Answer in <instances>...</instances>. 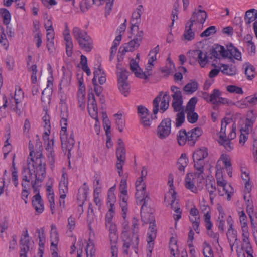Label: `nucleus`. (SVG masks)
Listing matches in <instances>:
<instances>
[{"instance_id":"obj_10","label":"nucleus","mask_w":257,"mask_h":257,"mask_svg":"<svg viewBox=\"0 0 257 257\" xmlns=\"http://www.w3.org/2000/svg\"><path fill=\"white\" fill-rule=\"evenodd\" d=\"M209 55H211L209 56L211 59L213 58H219L220 56L228 57V51L225 50L223 46L216 44L210 49Z\"/></svg>"},{"instance_id":"obj_61","label":"nucleus","mask_w":257,"mask_h":257,"mask_svg":"<svg viewBox=\"0 0 257 257\" xmlns=\"http://www.w3.org/2000/svg\"><path fill=\"white\" fill-rule=\"evenodd\" d=\"M216 32V27L214 26H211L207 28L201 34L200 37H207Z\"/></svg>"},{"instance_id":"obj_15","label":"nucleus","mask_w":257,"mask_h":257,"mask_svg":"<svg viewBox=\"0 0 257 257\" xmlns=\"http://www.w3.org/2000/svg\"><path fill=\"white\" fill-rule=\"evenodd\" d=\"M201 211L204 213V220L207 230L212 228L213 224L211 221V211L209 206L207 205H202L200 208Z\"/></svg>"},{"instance_id":"obj_13","label":"nucleus","mask_w":257,"mask_h":257,"mask_svg":"<svg viewBox=\"0 0 257 257\" xmlns=\"http://www.w3.org/2000/svg\"><path fill=\"white\" fill-rule=\"evenodd\" d=\"M202 130L200 127L192 128L188 132V142L191 146L194 145L198 138L202 134Z\"/></svg>"},{"instance_id":"obj_46","label":"nucleus","mask_w":257,"mask_h":257,"mask_svg":"<svg viewBox=\"0 0 257 257\" xmlns=\"http://www.w3.org/2000/svg\"><path fill=\"white\" fill-rule=\"evenodd\" d=\"M52 91L50 89H45L41 96V101L44 104H49L51 101Z\"/></svg>"},{"instance_id":"obj_57","label":"nucleus","mask_w":257,"mask_h":257,"mask_svg":"<svg viewBox=\"0 0 257 257\" xmlns=\"http://www.w3.org/2000/svg\"><path fill=\"white\" fill-rule=\"evenodd\" d=\"M198 118V115L194 111H188L187 113V120L191 123H195Z\"/></svg>"},{"instance_id":"obj_35","label":"nucleus","mask_w":257,"mask_h":257,"mask_svg":"<svg viewBox=\"0 0 257 257\" xmlns=\"http://www.w3.org/2000/svg\"><path fill=\"white\" fill-rule=\"evenodd\" d=\"M245 74L249 80L253 78L255 75V69L253 65L249 63L245 64Z\"/></svg>"},{"instance_id":"obj_45","label":"nucleus","mask_w":257,"mask_h":257,"mask_svg":"<svg viewBox=\"0 0 257 257\" xmlns=\"http://www.w3.org/2000/svg\"><path fill=\"white\" fill-rule=\"evenodd\" d=\"M228 51V57L232 56L235 59L238 60H240L241 59V53L238 51V50L232 46H231L227 50Z\"/></svg>"},{"instance_id":"obj_54","label":"nucleus","mask_w":257,"mask_h":257,"mask_svg":"<svg viewBox=\"0 0 257 257\" xmlns=\"http://www.w3.org/2000/svg\"><path fill=\"white\" fill-rule=\"evenodd\" d=\"M163 94V92H160L159 95L157 96L153 100V104L154 108L153 110V112L154 114H156L159 111V102H160L161 99V96Z\"/></svg>"},{"instance_id":"obj_21","label":"nucleus","mask_w":257,"mask_h":257,"mask_svg":"<svg viewBox=\"0 0 257 257\" xmlns=\"http://www.w3.org/2000/svg\"><path fill=\"white\" fill-rule=\"evenodd\" d=\"M216 180L218 186L223 188V190H226L225 193L227 194V199L230 200L234 192L233 187L230 185L227 186V182L223 178H219Z\"/></svg>"},{"instance_id":"obj_28","label":"nucleus","mask_w":257,"mask_h":257,"mask_svg":"<svg viewBox=\"0 0 257 257\" xmlns=\"http://www.w3.org/2000/svg\"><path fill=\"white\" fill-rule=\"evenodd\" d=\"M247 122H246L245 128H242L241 131L243 130L244 132H247L248 133L250 130V128L255 121L256 115L254 114L253 111H251L247 114Z\"/></svg>"},{"instance_id":"obj_60","label":"nucleus","mask_w":257,"mask_h":257,"mask_svg":"<svg viewBox=\"0 0 257 257\" xmlns=\"http://www.w3.org/2000/svg\"><path fill=\"white\" fill-rule=\"evenodd\" d=\"M227 90L230 93H235L238 94H242L243 93L241 88L235 85H228L227 87Z\"/></svg>"},{"instance_id":"obj_51","label":"nucleus","mask_w":257,"mask_h":257,"mask_svg":"<svg viewBox=\"0 0 257 257\" xmlns=\"http://www.w3.org/2000/svg\"><path fill=\"white\" fill-rule=\"evenodd\" d=\"M51 249L54 251H56L57 244L59 241V236L58 233H51Z\"/></svg>"},{"instance_id":"obj_3","label":"nucleus","mask_w":257,"mask_h":257,"mask_svg":"<svg viewBox=\"0 0 257 257\" xmlns=\"http://www.w3.org/2000/svg\"><path fill=\"white\" fill-rule=\"evenodd\" d=\"M143 35L144 33L142 30L138 31L133 39L127 43L125 44L123 47H120L119 51L122 50L123 54L127 52L134 51L135 49L138 48L140 45Z\"/></svg>"},{"instance_id":"obj_59","label":"nucleus","mask_w":257,"mask_h":257,"mask_svg":"<svg viewBox=\"0 0 257 257\" xmlns=\"http://www.w3.org/2000/svg\"><path fill=\"white\" fill-rule=\"evenodd\" d=\"M86 254L91 256H94L95 253V249L93 243L89 241V242L87 245L86 249Z\"/></svg>"},{"instance_id":"obj_26","label":"nucleus","mask_w":257,"mask_h":257,"mask_svg":"<svg viewBox=\"0 0 257 257\" xmlns=\"http://www.w3.org/2000/svg\"><path fill=\"white\" fill-rule=\"evenodd\" d=\"M242 249L245 250L248 256L253 257L252 255L253 250L249 240V236H242Z\"/></svg>"},{"instance_id":"obj_31","label":"nucleus","mask_w":257,"mask_h":257,"mask_svg":"<svg viewBox=\"0 0 257 257\" xmlns=\"http://www.w3.org/2000/svg\"><path fill=\"white\" fill-rule=\"evenodd\" d=\"M114 116L115 117V123L116 125L117 128L120 132H122L125 125V119L123 116L122 114L116 113L114 114Z\"/></svg>"},{"instance_id":"obj_63","label":"nucleus","mask_w":257,"mask_h":257,"mask_svg":"<svg viewBox=\"0 0 257 257\" xmlns=\"http://www.w3.org/2000/svg\"><path fill=\"white\" fill-rule=\"evenodd\" d=\"M130 66L131 70L134 73L136 76L137 73H141V71L139 70L140 68L138 63L134 59H133L131 60Z\"/></svg>"},{"instance_id":"obj_42","label":"nucleus","mask_w":257,"mask_h":257,"mask_svg":"<svg viewBox=\"0 0 257 257\" xmlns=\"http://www.w3.org/2000/svg\"><path fill=\"white\" fill-rule=\"evenodd\" d=\"M109 237L111 245H116L117 242L118 236L116 233L115 226L114 225H111Z\"/></svg>"},{"instance_id":"obj_48","label":"nucleus","mask_w":257,"mask_h":257,"mask_svg":"<svg viewBox=\"0 0 257 257\" xmlns=\"http://www.w3.org/2000/svg\"><path fill=\"white\" fill-rule=\"evenodd\" d=\"M0 14L3 18V23L5 25L9 24L11 20V14L9 11L5 8H0Z\"/></svg>"},{"instance_id":"obj_50","label":"nucleus","mask_w":257,"mask_h":257,"mask_svg":"<svg viewBox=\"0 0 257 257\" xmlns=\"http://www.w3.org/2000/svg\"><path fill=\"white\" fill-rule=\"evenodd\" d=\"M115 188H110L108 191V203H110V207H113L116 202V197L114 194Z\"/></svg>"},{"instance_id":"obj_56","label":"nucleus","mask_w":257,"mask_h":257,"mask_svg":"<svg viewBox=\"0 0 257 257\" xmlns=\"http://www.w3.org/2000/svg\"><path fill=\"white\" fill-rule=\"evenodd\" d=\"M197 102V98L195 97L191 98L188 102L186 106V111H194L195 105Z\"/></svg>"},{"instance_id":"obj_4","label":"nucleus","mask_w":257,"mask_h":257,"mask_svg":"<svg viewBox=\"0 0 257 257\" xmlns=\"http://www.w3.org/2000/svg\"><path fill=\"white\" fill-rule=\"evenodd\" d=\"M139 198H140V201L143 202L141 209L142 220L146 224L149 223L151 224L152 222H155V220L153 214L146 211V202L149 199V197L147 195H145L144 197L143 196H140Z\"/></svg>"},{"instance_id":"obj_1","label":"nucleus","mask_w":257,"mask_h":257,"mask_svg":"<svg viewBox=\"0 0 257 257\" xmlns=\"http://www.w3.org/2000/svg\"><path fill=\"white\" fill-rule=\"evenodd\" d=\"M31 162L32 168L28 165V173H30V177L32 176L33 173L35 176V179L34 181H31V184L36 182V185H37L39 182H41L44 178V175L46 173V164L45 162H42L40 159L33 160L32 158Z\"/></svg>"},{"instance_id":"obj_64","label":"nucleus","mask_w":257,"mask_h":257,"mask_svg":"<svg viewBox=\"0 0 257 257\" xmlns=\"http://www.w3.org/2000/svg\"><path fill=\"white\" fill-rule=\"evenodd\" d=\"M97 71H98V73L99 74V76H98L99 83L100 84L102 85L106 82V75L104 73V71L102 70L100 66H99Z\"/></svg>"},{"instance_id":"obj_7","label":"nucleus","mask_w":257,"mask_h":257,"mask_svg":"<svg viewBox=\"0 0 257 257\" xmlns=\"http://www.w3.org/2000/svg\"><path fill=\"white\" fill-rule=\"evenodd\" d=\"M147 174V169L143 167L141 171V176L136 182V187L137 192L136 195L137 198H139V196L146 195L145 191L146 190V186L145 183H143V178H145Z\"/></svg>"},{"instance_id":"obj_30","label":"nucleus","mask_w":257,"mask_h":257,"mask_svg":"<svg viewBox=\"0 0 257 257\" xmlns=\"http://www.w3.org/2000/svg\"><path fill=\"white\" fill-rule=\"evenodd\" d=\"M35 147H36V153H35V160L37 159H40L41 160L42 162H45L44 161V158L42 154V150H43V146H42V143L40 141L39 138H38L36 140V142L35 144Z\"/></svg>"},{"instance_id":"obj_14","label":"nucleus","mask_w":257,"mask_h":257,"mask_svg":"<svg viewBox=\"0 0 257 257\" xmlns=\"http://www.w3.org/2000/svg\"><path fill=\"white\" fill-rule=\"evenodd\" d=\"M116 69L117 82L128 81L130 72L122 66L121 63H118Z\"/></svg>"},{"instance_id":"obj_12","label":"nucleus","mask_w":257,"mask_h":257,"mask_svg":"<svg viewBox=\"0 0 257 257\" xmlns=\"http://www.w3.org/2000/svg\"><path fill=\"white\" fill-rule=\"evenodd\" d=\"M207 17V13L204 10L199 9L197 12H194L193 13L189 21L191 23L192 22L193 24L196 21L200 24H203L205 22Z\"/></svg>"},{"instance_id":"obj_18","label":"nucleus","mask_w":257,"mask_h":257,"mask_svg":"<svg viewBox=\"0 0 257 257\" xmlns=\"http://www.w3.org/2000/svg\"><path fill=\"white\" fill-rule=\"evenodd\" d=\"M32 202L36 211L39 214L42 213L44 211V206L40 193L35 194L32 197Z\"/></svg>"},{"instance_id":"obj_41","label":"nucleus","mask_w":257,"mask_h":257,"mask_svg":"<svg viewBox=\"0 0 257 257\" xmlns=\"http://www.w3.org/2000/svg\"><path fill=\"white\" fill-rule=\"evenodd\" d=\"M60 124L61 125V131L60 132V138L62 142L66 141L67 139V119H61Z\"/></svg>"},{"instance_id":"obj_20","label":"nucleus","mask_w":257,"mask_h":257,"mask_svg":"<svg viewBox=\"0 0 257 257\" xmlns=\"http://www.w3.org/2000/svg\"><path fill=\"white\" fill-rule=\"evenodd\" d=\"M78 44L80 48L86 52H90L93 48V40L89 36L79 41Z\"/></svg>"},{"instance_id":"obj_33","label":"nucleus","mask_w":257,"mask_h":257,"mask_svg":"<svg viewBox=\"0 0 257 257\" xmlns=\"http://www.w3.org/2000/svg\"><path fill=\"white\" fill-rule=\"evenodd\" d=\"M198 88V84L195 81H191L186 84L183 88V90L187 94H192L195 92Z\"/></svg>"},{"instance_id":"obj_62","label":"nucleus","mask_w":257,"mask_h":257,"mask_svg":"<svg viewBox=\"0 0 257 257\" xmlns=\"http://www.w3.org/2000/svg\"><path fill=\"white\" fill-rule=\"evenodd\" d=\"M62 106L61 108L60 117L61 119H67L68 117V113L67 108L66 107L65 103L61 100Z\"/></svg>"},{"instance_id":"obj_27","label":"nucleus","mask_w":257,"mask_h":257,"mask_svg":"<svg viewBox=\"0 0 257 257\" xmlns=\"http://www.w3.org/2000/svg\"><path fill=\"white\" fill-rule=\"evenodd\" d=\"M221 95V92L219 89H214L212 93L210 95L208 101L214 105L213 108L216 109L218 106V101Z\"/></svg>"},{"instance_id":"obj_17","label":"nucleus","mask_w":257,"mask_h":257,"mask_svg":"<svg viewBox=\"0 0 257 257\" xmlns=\"http://www.w3.org/2000/svg\"><path fill=\"white\" fill-rule=\"evenodd\" d=\"M195 177H196L193 173H188L185 178L184 185L187 189L197 193L198 189L194 184Z\"/></svg>"},{"instance_id":"obj_49","label":"nucleus","mask_w":257,"mask_h":257,"mask_svg":"<svg viewBox=\"0 0 257 257\" xmlns=\"http://www.w3.org/2000/svg\"><path fill=\"white\" fill-rule=\"evenodd\" d=\"M226 235L229 242H237V233L235 230L228 229Z\"/></svg>"},{"instance_id":"obj_24","label":"nucleus","mask_w":257,"mask_h":257,"mask_svg":"<svg viewBox=\"0 0 257 257\" xmlns=\"http://www.w3.org/2000/svg\"><path fill=\"white\" fill-rule=\"evenodd\" d=\"M193 25V23L192 22H190L189 21L186 23L185 30L183 34V37L185 40L188 41H191L194 39L195 33L192 29Z\"/></svg>"},{"instance_id":"obj_44","label":"nucleus","mask_w":257,"mask_h":257,"mask_svg":"<svg viewBox=\"0 0 257 257\" xmlns=\"http://www.w3.org/2000/svg\"><path fill=\"white\" fill-rule=\"evenodd\" d=\"M221 71L225 74L228 75H233L235 74L236 73V68L235 67L232 66V65L229 67L228 65L222 64L221 66Z\"/></svg>"},{"instance_id":"obj_32","label":"nucleus","mask_w":257,"mask_h":257,"mask_svg":"<svg viewBox=\"0 0 257 257\" xmlns=\"http://www.w3.org/2000/svg\"><path fill=\"white\" fill-rule=\"evenodd\" d=\"M118 89L122 94L125 97L130 93V85L128 81L118 82Z\"/></svg>"},{"instance_id":"obj_40","label":"nucleus","mask_w":257,"mask_h":257,"mask_svg":"<svg viewBox=\"0 0 257 257\" xmlns=\"http://www.w3.org/2000/svg\"><path fill=\"white\" fill-rule=\"evenodd\" d=\"M177 140L180 145H184L188 141V133L184 129L181 130L177 135Z\"/></svg>"},{"instance_id":"obj_19","label":"nucleus","mask_w":257,"mask_h":257,"mask_svg":"<svg viewBox=\"0 0 257 257\" xmlns=\"http://www.w3.org/2000/svg\"><path fill=\"white\" fill-rule=\"evenodd\" d=\"M189 53L193 56H196V59L201 67H204L208 61V59H210L209 56H207L206 54L203 57V53L199 49L190 51Z\"/></svg>"},{"instance_id":"obj_47","label":"nucleus","mask_w":257,"mask_h":257,"mask_svg":"<svg viewBox=\"0 0 257 257\" xmlns=\"http://www.w3.org/2000/svg\"><path fill=\"white\" fill-rule=\"evenodd\" d=\"M203 253L205 257H214V254L210 245L205 241L203 244Z\"/></svg>"},{"instance_id":"obj_25","label":"nucleus","mask_w":257,"mask_h":257,"mask_svg":"<svg viewBox=\"0 0 257 257\" xmlns=\"http://www.w3.org/2000/svg\"><path fill=\"white\" fill-rule=\"evenodd\" d=\"M257 18V10L255 9H251L247 10L244 16L245 23L247 25H249L251 23L254 21Z\"/></svg>"},{"instance_id":"obj_6","label":"nucleus","mask_w":257,"mask_h":257,"mask_svg":"<svg viewBox=\"0 0 257 257\" xmlns=\"http://www.w3.org/2000/svg\"><path fill=\"white\" fill-rule=\"evenodd\" d=\"M183 102H172V106L175 112H178L176 115L175 125L177 127L181 126L185 120V112L182 106Z\"/></svg>"},{"instance_id":"obj_22","label":"nucleus","mask_w":257,"mask_h":257,"mask_svg":"<svg viewBox=\"0 0 257 257\" xmlns=\"http://www.w3.org/2000/svg\"><path fill=\"white\" fill-rule=\"evenodd\" d=\"M89 188L85 183L83 184V187L78 190L77 194V200L79 203V206H82L86 200L87 194L88 192Z\"/></svg>"},{"instance_id":"obj_16","label":"nucleus","mask_w":257,"mask_h":257,"mask_svg":"<svg viewBox=\"0 0 257 257\" xmlns=\"http://www.w3.org/2000/svg\"><path fill=\"white\" fill-rule=\"evenodd\" d=\"M176 193L173 191L172 194V202L171 206L173 210H174L175 214H174V218L176 221H178L181 218L182 211L180 209L178 202L176 200Z\"/></svg>"},{"instance_id":"obj_23","label":"nucleus","mask_w":257,"mask_h":257,"mask_svg":"<svg viewBox=\"0 0 257 257\" xmlns=\"http://www.w3.org/2000/svg\"><path fill=\"white\" fill-rule=\"evenodd\" d=\"M208 155V149L205 147H202L196 151L193 154V161H202Z\"/></svg>"},{"instance_id":"obj_36","label":"nucleus","mask_w":257,"mask_h":257,"mask_svg":"<svg viewBox=\"0 0 257 257\" xmlns=\"http://www.w3.org/2000/svg\"><path fill=\"white\" fill-rule=\"evenodd\" d=\"M167 63L166 66L161 68V72L162 73H166L167 75H169L174 70L175 65L169 57L167 58Z\"/></svg>"},{"instance_id":"obj_58","label":"nucleus","mask_w":257,"mask_h":257,"mask_svg":"<svg viewBox=\"0 0 257 257\" xmlns=\"http://www.w3.org/2000/svg\"><path fill=\"white\" fill-rule=\"evenodd\" d=\"M88 110L89 113L91 117L93 119H95L97 121H98L97 111L98 108L97 105L88 106Z\"/></svg>"},{"instance_id":"obj_55","label":"nucleus","mask_w":257,"mask_h":257,"mask_svg":"<svg viewBox=\"0 0 257 257\" xmlns=\"http://www.w3.org/2000/svg\"><path fill=\"white\" fill-rule=\"evenodd\" d=\"M78 100L79 106L82 109H84L85 104V93L83 92L82 88H80L78 93Z\"/></svg>"},{"instance_id":"obj_9","label":"nucleus","mask_w":257,"mask_h":257,"mask_svg":"<svg viewBox=\"0 0 257 257\" xmlns=\"http://www.w3.org/2000/svg\"><path fill=\"white\" fill-rule=\"evenodd\" d=\"M156 59L157 58L155 56L151 57L146 67V71L143 72L141 68H139V70L141 71V73H137L136 77L145 80L148 79V77L152 75L151 71L154 67L153 62L156 61Z\"/></svg>"},{"instance_id":"obj_2","label":"nucleus","mask_w":257,"mask_h":257,"mask_svg":"<svg viewBox=\"0 0 257 257\" xmlns=\"http://www.w3.org/2000/svg\"><path fill=\"white\" fill-rule=\"evenodd\" d=\"M230 122V119L228 118H224L221 121V127L219 133V143L223 146L227 151H231L233 149V145L229 139H226V128Z\"/></svg>"},{"instance_id":"obj_11","label":"nucleus","mask_w":257,"mask_h":257,"mask_svg":"<svg viewBox=\"0 0 257 257\" xmlns=\"http://www.w3.org/2000/svg\"><path fill=\"white\" fill-rule=\"evenodd\" d=\"M194 162V168L196 172L193 173L197 178V181L201 183L204 180L205 174L204 165L205 162L204 160L202 161H193Z\"/></svg>"},{"instance_id":"obj_43","label":"nucleus","mask_w":257,"mask_h":257,"mask_svg":"<svg viewBox=\"0 0 257 257\" xmlns=\"http://www.w3.org/2000/svg\"><path fill=\"white\" fill-rule=\"evenodd\" d=\"M61 141L62 144V148L63 151L65 149L66 151H68L69 153L70 152L71 150L73 147L74 144H75V140L74 139H68V137L67 136V139L66 141L62 142Z\"/></svg>"},{"instance_id":"obj_5","label":"nucleus","mask_w":257,"mask_h":257,"mask_svg":"<svg viewBox=\"0 0 257 257\" xmlns=\"http://www.w3.org/2000/svg\"><path fill=\"white\" fill-rule=\"evenodd\" d=\"M171 120L169 118L163 119L157 128V135L161 139H165L171 133Z\"/></svg>"},{"instance_id":"obj_37","label":"nucleus","mask_w":257,"mask_h":257,"mask_svg":"<svg viewBox=\"0 0 257 257\" xmlns=\"http://www.w3.org/2000/svg\"><path fill=\"white\" fill-rule=\"evenodd\" d=\"M188 159L187 158L185 154H182L179 158L177 164L178 168L180 171L184 172L185 168L188 164Z\"/></svg>"},{"instance_id":"obj_39","label":"nucleus","mask_w":257,"mask_h":257,"mask_svg":"<svg viewBox=\"0 0 257 257\" xmlns=\"http://www.w3.org/2000/svg\"><path fill=\"white\" fill-rule=\"evenodd\" d=\"M67 184L68 181L64 180H61L59 183L60 198L62 199H65L66 196V194L68 191Z\"/></svg>"},{"instance_id":"obj_38","label":"nucleus","mask_w":257,"mask_h":257,"mask_svg":"<svg viewBox=\"0 0 257 257\" xmlns=\"http://www.w3.org/2000/svg\"><path fill=\"white\" fill-rule=\"evenodd\" d=\"M170 99L171 98L169 94L166 93L161 100V103L160 109L162 111L163 113L168 108Z\"/></svg>"},{"instance_id":"obj_34","label":"nucleus","mask_w":257,"mask_h":257,"mask_svg":"<svg viewBox=\"0 0 257 257\" xmlns=\"http://www.w3.org/2000/svg\"><path fill=\"white\" fill-rule=\"evenodd\" d=\"M141 15L139 13H137L135 12L132 14L131 20V31H133L135 28H136L137 30H139V24L141 22Z\"/></svg>"},{"instance_id":"obj_29","label":"nucleus","mask_w":257,"mask_h":257,"mask_svg":"<svg viewBox=\"0 0 257 257\" xmlns=\"http://www.w3.org/2000/svg\"><path fill=\"white\" fill-rule=\"evenodd\" d=\"M72 34L78 43L85 37L89 36L86 31L81 30L78 27L73 28Z\"/></svg>"},{"instance_id":"obj_53","label":"nucleus","mask_w":257,"mask_h":257,"mask_svg":"<svg viewBox=\"0 0 257 257\" xmlns=\"http://www.w3.org/2000/svg\"><path fill=\"white\" fill-rule=\"evenodd\" d=\"M30 240L29 239H21L20 240V248L21 252L27 253L30 249Z\"/></svg>"},{"instance_id":"obj_8","label":"nucleus","mask_w":257,"mask_h":257,"mask_svg":"<svg viewBox=\"0 0 257 257\" xmlns=\"http://www.w3.org/2000/svg\"><path fill=\"white\" fill-rule=\"evenodd\" d=\"M125 149L124 147H117L116 151L117 162L116 164L118 172L120 176L123 173L122 168L125 160Z\"/></svg>"},{"instance_id":"obj_52","label":"nucleus","mask_w":257,"mask_h":257,"mask_svg":"<svg viewBox=\"0 0 257 257\" xmlns=\"http://www.w3.org/2000/svg\"><path fill=\"white\" fill-rule=\"evenodd\" d=\"M206 187L209 194H216L215 192L216 190V188L214 180H210L208 182H207Z\"/></svg>"}]
</instances>
